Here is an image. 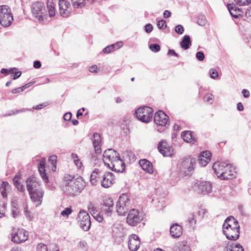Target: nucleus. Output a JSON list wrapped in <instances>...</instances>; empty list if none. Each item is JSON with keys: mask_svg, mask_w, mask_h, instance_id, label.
Returning <instances> with one entry per match:
<instances>
[{"mask_svg": "<svg viewBox=\"0 0 251 251\" xmlns=\"http://www.w3.org/2000/svg\"><path fill=\"white\" fill-rule=\"evenodd\" d=\"M223 230L228 240L235 241L239 237L240 226L237 220L233 216H229L226 219Z\"/></svg>", "mask_w": 251, "mask_h": 251, "instance_id": "nucleus-3", "label": "nucleus"}, {"mask_svg": "<svg viewBox=\"0 0 251 251\" xmlns=\"http://www.w3.org/2000/svg\"><path fill=\"white\" fill-rule=\"evenodd\" d=\"M15 186L20 191L22 192L25 191V189L24 186L19 181V177L16 176L13 179Z\"/></svg>", "mask_w": 251, "mask_h": 251, "instance_id": "nucleus-38", "label": "nucleus"}, {"mask_svg": "<svg viewBox=\"0 0 251 251\" xmlns=\"http://www.w3.org/2000/svg\"><path fill=\"white\" fill-rule=\"evenodd\" d=\"M93 144L95 152L97 154L100 153L101 152V137L99 134L94 133L93 134Z\"/></svg>", "mask_w": 251, "mask_h": 251, "instance_id": "nucleus-24", "label": "nucleus"}, {"mask_svg": "<svg viewBox=\"0 0 251 251\" xmlns=\"http://www.w3.org/2000/svg\"><path fill=\"white\" fill-rule=\"evenodd\" d=\"M123 46V43L122 42H117L115 44L107 46L103 49L102 51L104 53H108L121 48Z\"/></svg>", "mask_w": 251, "mask_h": 251, "instance_id": "nucleus-27", "label": "nucleus"}, {"mask_svg": "<svg viewBox=\"0 0 251 251\" xmlns=\"http://www.w3.org/2000/svg\"><path fill=\"white\" fill-rule=\"evenodd\" d=\"M226 251H244L243 247L239 244H228L226 247Z\"/></svg>", "mask_w": 251, "mask_h": 251, "instance_id": "nucleus-33", "label": "nucleus"}, {"mask_svg": "<svg viewBox=\"0 0 251 251\" xmlns=\"http://www.w3.org/2000/svg\"><path fill=\"white\" fill-rule=\"evenodd\" d=\"M37 251H48V248L45 244L39 243L37 246Z\"/></svg>", "mask_w": 251, "mask_h": 251, "instance_id": "nucleus-46", "label": "nucleus"}, {"mask_svg": "<svg viewBox=\"0 0 251 251\" xmlns=\"http://www.w3.org/2000/svg\"><path fill=\"white\" fill-rule=\"evenodd\" d=\"M199 189L204 194H208L211 191L212 186L209 182H202L199 186Z\"/></svg>", "mask_w": 251, "mask_h": 251, "instance_id": "nucleus-32", "label": "nucleus"}, {"mask_svg": "<svg viewBox=\"0 0 251 251\" xmlns=\"http://www.w3.org/2000/svg\"><path fill=\"white\" fill-rule=\"evenodd\" d=\"M237 108L240 111H243L244 110V106L243 104L241 102H238L237 103Z\"/></svg>", "mask_w": 251, "mask_h": 251, "instance_id": "nucleus-63", "label": "nucleus"}, {"mask_svg": "<svg viewBox=\"0 0 251 251\" xmlns=\"http://www.w3.org/2000/svg\"><path fill=\"white\" fill-rule=\"evenodd\" d=\"M174 251H191L189 245L186 241L178 242L174 247Z\"/></svg>", "mask_w": 251, "mask_h": 251, "instance_id": "nucleus-28", "label": "nucleus"}, {"mask_svg": "<svg viewBox=\"0 0 251 251\" xmlns=\"http://www.w3.org/2000/svg\"><path fill=\"white\" fill-rule=\"evenodd\" d=\"M140 245L139 237L136 234H132L129 237L128 248L131 251H136Z\"/></svg>", "mask_w": 251, "mask_h": 251, "instance_id": "nucleus-19", "label": "nucleus"}, {"mask_svg": "<svg viewBox=\"0 0 251 251\" xmlns=\"http://www.w3.org/2000/svg\"><path fill=\"white\" fill-rule=\"evenodd\" d=\"M171 12L168 10H165L163 13L164 17L165 18L170 17L171 16Z\"/></svg>", "mask_w": 251, "mask_h": 251, "instance_id": "nucleus-64", "label": "nucleus"}, {"mask_svg": "<svg viewBox=\"0 0 251 251\" xmlns=\"http://www.w3.org/2000/svg\"><path fill=\"white\" fill-rule=\"evenodd\" d=\"M230 163L225 162H216L213 165V170L218 177L222 178L224 172L228 169V166Z\"/></svg>", "mask_w": 251, "mask_h": 251, "instance_id": "nucleus-14", "label": "nucleus"}, {"mask_svg": "<svg viewBox=\"0 0 251 251\" xmlns=\"http://www.w3.org/2000/svg\"><path fill=\"white\" fill-rule=\"evenodd\" d=\"M204 100L207 102H210V103H212V101L213 100V95L211 94H206L204 97Z\"/></svg>", "mask_w": 251, "mask_h": 251, "instance_id": "nucleus-54", "label": "nucleus"}, {"mask_svg": "<svg viewBox=\"0 0 251 251\" xmlns=\"http://www.w3.org/2000/svg\"><path fill=\"white\" fill-rule=\"evenodd\" d=\"M49 162L53 166L52 171H55L57 163V156L56 155L50 156L49 158Z\"/></svg>", "mask_w": 251, "mask_h": 251, "instance_id": "nucleus-41", "label": "nucleus"}, {"mask_svg": "<svg viewBox=\"0 0 251 251\" xmlns=\"http://www.w3.org/2000/svg\"><path fill=\"white\" fill-rule=\"evenodd\" d=\"M210 77L213 79L216 78L218 76V74L217 71L214 69H211L209 71Z\"/></svg>", "mask_w": 251, "mask_h": 251, "instance_id": "nucleus-49", "label": "nucleus"}, {"mask_svg": "<svg viewBox=\"0 0 251 251\" xmlns=\"http://www.w3.org/2000/svg\"><path fill=\"white\" fill-rule=\"evenodd\" d=\"M85 0H71L72 5L68 0H59V12L63 17L70 16L72 7L75 8H81L84 5Z\"/></svg>", "mask_w": 251, "mask_h": 251, "instance_id": "nucleus-4", "label": "nucleus"}, {"mask_svg": "<svg viewBox=\"0 0 251 251\" xmlns=\"http://www.w3.org/2000/svg\"><path fill=\"white\" fill-rule=\"evenodd\" d=\"M78 222L80 227L85 231H88L91 226L90 217L85 211L81 210L78 214Z\"/></svg>", "mask_w": 251, "mask_h": 251, "instance_id": "nucleus-10", "label": "nucleus"}, {"mask_svg": "<svg viewBox=\"0 0 251 251\" xmlns=\"http://www.w3.org/2000/svg\"><path fill=\"white\" fill-rule=\"evenodd\" d=\"M170 233L174 238H179L182 234V228L177 224H173L170 227Z\"/></svg>", "mask_w": 251, "mask_h": 251, "instance_id": "nucleus-25", "label": "nucleus"}, {"mask_svg": "<svg viewBox=\"0 0 251 251\" xmlns=\"http://www.w3.org/2000/svg\"><path fill=\"white\" fill-rule=\"evenodd\" d=\"M196 57L199 61H201L204 59L205 55L203 52L198 51L196 53Z\"/></svg>", "mask_w": 251, "mask_h": 251, "instance_id": "nucleus-52", "label": "nucleus"}, {"mask_svg": "<svg viewBox=\"0 0 251 251\" xmlns=\"http://www.w3.org/2000/svg\"><path fill=\"white\" fill-rule=\"evenodd\" d=\"M228 11L233 17L238 18V16L241 15V11L239 8L233 4H227Z\"/></svg>", "mask_w": 251, "mask_h": 251, "instance_id": "nucleus-31", "label": "nucleus"}, {"mask_svg": "<svg viewBox=\"0 0 251 251\" xmlns=\"http://www.w3.org/2000/svg\"><path fill=\"white\" fill-rule=\"evenodd\" d=\"M71 156L74 159V161L76 166L78 169H80L82 166V163L79 158L78 156L76 154L74 153H72Z\"/></svg>", "mask_w": 251, "mask_h": 251, "instance_id": "nucleus-39", "label": "nucleus"}, {"mask_svg": "<svg viewBox=\"0 0 251 251\" xmlns=\"http://www.w3.org/2000/svg\"><path fill=\"white\" fill-rule=\"evenodd\" d=\"M28 236V233L23 229L14 230L11 233V240L14 243L19 244L26 241Z\"/></svg>", "mask_w": 251, "mask_h": 251, "instance_id": "nucleus-9", "label": "nucleus"}, {"mask_svg": "<svg viewBox=\"0 0 251 251\" xmlns=\"http://www.w3.org/2000/svg\"><path fill=\"white\" fill-rule=\"evenodd\" d=\"M191 45L190 37L188 35H185L180 42L181 47L184 50H187Z\"/></svg>", "mask_w": 251, "mask_h": 251, "instance_id": "nucleus-34", "label": "nucleus"}, {"mask_svg": "<svg viewBox=\"0 0 251 251\" xmlns=\"http://www.w3.org/2000/svg\"><path fill=\"white\" fill-rule=\"evenodd\" d=\"M10 185L7 182H2L1 184L0 183V191H1V195L3 198L7 197L6 190L8 189Z\"/></svg>", "mask_w": 251, "mask_h": 251, "instance_id": "nucleus-37", "label": "nucleus"}, {"mask_svg": "<svg viewBox=\"0 0 251 251\" xmlns=\"http://www.w3.org/2000/svg\"><path fill=\"white\" fill-rule=\"evenodd\" d=\"M105 165L112 171L122 173L125 169V164L120 158L118 152L112 149L106 150L103 154Z\"/></svg>", "mask_w": 251, "mask_h": 251, "instance_id": "nucleus-1", "label": "nucleus"}, {"mask_svg": "<svg viewBox=\"0 0 251 251\" xmlns=\"http://www.w3.org/2000/svg\"><path fill=\"white\" fill-rule=\"evenodd\" d=\"M47 7L50 16V17L54 16L55 14V8L53 0H48Z\"/></svg>", "mask_w": 251, "mask_h": 251, "instance_id": "nucleus-35", "label": "nucleus"}, {"mask_svg": "<svg viewBox=\"0 0 251 251\" xmlns=\"http://www.w3.org/2000/svg\"><path fill=\"white\" fill-rule=\"evenodd\" d=\"M157 26L159 29H163L167 26L166 21L163 20L159 21L157 23Z\"/></svg>", "mask_w": 251, "mask_h": 251, "instance_id": "nucleus-48", "label": "nucleus"}, {"mask_svg": "<svg viewBox=\"0 0 251 251\" xmlns=\"http://www.w3.org/2000/svg\"><path fill=\"white\" fill-rule=\"evenodd\" d=\"M114 202L112 198L105 197L101 204V212L110 216L113 209Z\"/></svg>", "mask_w": 251, "mask_h": 251, "instance_id": "nucleus-13", "label": "nucleus"}, {"mask_svg": "<svg viewBox=\"0 0 251 251\" xmlns=\"http://www.w3.org/2000/svg\"><path fill=\"white\" fill-rule=\"evenodd\" d=\"M168 54L171 55H174L177 57H178V54L177 53H176L175 51V50H169L168 52Z\"/></svg>", "mask_w": 251, "mask_h": 251, "instance_id": "nucleus-59", "label": "nucleus"}, {"mask_svg": "<svg viewBox=\"0 0 251 251\" xmlns=\"http://www.w3.org/2000/svg\"><path fill=\"white\" fill-rule=\"evenodd\" d=\"M15 68L11 69L10 70H7L6 69H2L1 70V73L3 74L8 75V74H14V70Z\"/></svg>", "mask_w": 251, "mask_h": 251, "instance_id": "nucleus-56", "label": "nucleus"}, {"mask_svg": "<svg viewBox=\"0 0 251 251\" xmlns=\"http://www.w3.org/2000/svg\"><path fill=\"white\" fill-rule=\"evenodd\" d=\"M33 16L39 22H43L46 19L47 13L44 3L41 2L33 3L31 6Z\"/></svg>", "mask_w": 251, "mask_h": 251, "instance_id": "nucleus-6", "label": "nucleus"}, {"mask_svg": "<svg viewBox=\"0 0 251 251\" xmlns=\"http://www.w3.org/2000/svg\"><path fill=\"white\" fill-rule=\"evenodd\" d=\"M14 74L13 77V78L14 79H16L18 78H19L21 75V74H22V73L20 71L17 72L16 73L14 72Z\"/></svg>", "mask_w": 251, "mask_h": 251, "instance_id": "nucleus-62", "label": "nucleus"}, {"mask_svg": "<svg viewBox=\"0 0 251 251\" xmlns=\"http://www.w3.org/2000/svg\"><path fill=\"white\" fill-rule=\"evenodd\" d=\"M188 221L191 226L196 224L195 216L193 214L189 217Z\"/></svg>", "mask_w": 251, "mask_h": 251, "instance_id": "nucleus-53", "label": "nucleus"}, {"mask_svg": "<svg viewBox=\"0 0 251 251\" xmlns=\"http://www.w3.org/2000/svg\"><path fill=\"white\" fill-rule=\"evenodd\" d=\"M139 163L142 168L146 172L149 174L153 173V166L150 161L144 159L140 160Z\"/></svg>", "mask_w": 251, "mask_h": 251, "instance_id": "nucleus-26", "label": "nucleus"}, {"mask_svg": "<svg viewBox=\"0 0 251 251\" xmlns=\"http://www.w3.org/2000/svg\"><path fill=\"white\" fill-rule=\"evenodd\" d=\"M195 162V159L191 158H185L180 164L181 171L183 172L186 176L188 175L189 173L194 170Z\"/></svg>", "mask_w": 251, "mask_h": 251, "instance_id": "nucleus-12", "label": "nucleus"}, {"mask_svg": "<svg viewBox=\"0 0 251 251\" xmlns=\"http://www.w3.org/2000/svg\"><path fill=\"white\" fill-rule=\"evenodd\" d=\"M26 183L28 193L42 189L41 188L40 182L35 177H28L26 180Z\"/></svg>", "mask_w": 251, "mask_h": 251, "instance_id": "nucleus-15", "label": "nucleus"}, {"mask_svg": "<svg viewBox=\"0 0 251 251\" xmlns=\"http://www.w3.org/2000/svg\"><path fill=\"white\" fill-rule=\"evenodd\" d=\"M28 193L32 201L35 204L36 207H38L41 204L44 193L42 189Z\"/></svg>", "mask_w": 251, "mask_h": 251, "instance_id": "nucleus-17", "label": "nucleus"}, {"mask_svg": "<svg viewBox=\"0 0 251 251\" xmlns=\"http://www.w3.org/2000/svg\"><path fill=\"white\" fill-rule=\"evenodd\" d=\"M88 209L89 212L93 216L94 218L99 222H101L103 221V217L99 212L98 208L95 204L90 202L88 205Z\"/></svg>", "mask_w": 251, "mask_h": 251, "instance_id": "nucleus-21", "label": "nucleus"}, {"mask_svg": "<svg viewBox=\"0 0 251 251\" xmlns=\"http://www.w3.org/2000/svg\"><path fill=\"white\" fill-rule=\"evenodd\" d=\"M100 173V172L98 169H95L92 172L91 175L90 181L93 185H95L96 184L98 181L97 178Z\"/></svg>", "mask_w": 251, "mask_h": 251, "instance_id": "nucleus-36", "label": "nucleus"}, {"mask_svg": "<svg viewBox=\"0 0 251 251\" xmlns=\"http://www.w3.org/2000/svg\"><path fill=\"white\" fill-rule=\"evenodd\" d=\"M85 186V182L81 177L75 178L67 175L63 180V189L69 195H75L80 193Z\"/></svg>", "mask_w": 251, "mask_h": 251, "instance_id": "nucleus-2", "label": "nucleus"}, {"mask_svg": "<svg viewBox=\"0 0 251 251\" xmlns=\"http://www.w3.org/2000/svg\"><path fill=\"white\" fill-rule=\"evenodd\" d=\"M13 20L11 10L7 5L0 6V24L3 26H9Z\"/></svg>", "mask_w": 251, "mask_h": 251, "instance_id": "nucleus-7", "label": "nucleus"}, {"mask_svg": "<svg viewBox=\"0 0 251 251\" xmlns=\"http://www.w3.org/2000/svg\"><path fill=\"white\" fill-rule=\"evenodd\" d=\"M33 67L36 69H39L41 67V63L39 61H35L33 63Z\"/></svg>", "mask_w": 251, "mask_h": 251, "instance_id": "nucleus-58", "label": "nucleus"}, {"mask_svg": "<svg viewBox=\"0 0 251 251\" xmlns=\"http://www.w3.org/2000/svg\"><path fill=\"white\" fill-rule=\"evenodd\" d=\"M234 1L240 6L248 5L251 3V0H234Z\"/></svg>", "mask_w": 251, "mask_h": 251, "instance_id": "nucleus-43", "label": "nucleus"}, {"mask_svg": "<svg viewBox=\"0 0 251 251\" xmlns=\"http://www.w3.org/2000/svg\"><path fill=\"white\" fill-rule=\"evenodd\" d=\"M211 160V153L209 151L202 152L200 155L199 162L202 166H206Z\"/></svg>", "mask_w": 251, "mask_h": 251, "instance_id": "nucleus-22", "label": "nucleus"}, {"mask_svg": "<svg viewBox=\"0 0 251 251\" xmlns=\"http://www.w3.org/2000/svg\"><path fill=\"white\" fill-rule=\"evenodd\" d=\"M72 114L71 112H67L64 115L63 118L65 121H69L71 119Z\"/></svg>", "mask_w": 251, "mask_h": 251, "instance_id": "nucleus-57", "label": "nucleus"}, {"mask_svg": "<svg viewBox=\"0 0 251 251\" xmlns=\"http://www.w3.org/2000/svg\"><path fill=\"white\" fill-rule=\"evenodd\" d=\"M197 23L201 26L204 25L206 23V19L204 16H200L197 19Z\"/></svg>", "mask_w": 251, "mask_h": 251, "instance_id": "nucleus-42", "label": "nucleus"}, {"mask_svg": "<svg viewBox=\"0 0 251 251\" xmlns=\"http://www.w3.org/2000/svg\"><path fill=\"white\" fill-rule=\"evenodd\" d=\"M152 109L148 106L141 107L137 109L134 115L136 118L143 123H147L150 122L153 116Z\"/></svg>", "mask_w": 251, "mask_h": 251, "instance_id": "nucleus-5", "label": "nucleus"}, {"mask_svg": "<svg viewBox=\"0 0 251 251\" xmlns=\"http://www.w3.org/2000/svg\"><path fill=\"white\" fill-rule=\"evenodd\" d=\"M45 160L43 159L42 160H41L38 167V170L43 180H44L46 183H47L49 181V178L45 173Z\"/></svg>", "mask_w": 251, "mask_h": 251, "instance_id": "nucleus-29", "label": "nucleus"}, {"mask_svg": "<svg viewBox=\"0 0 251 251\" xmlns=\"http://www.w3.org/2000/svg\"><path fill=\"white\" fill-rule=\"evenodd\" d=\"M72 212V210L70 208H66L64 210H63L61 214L63 216H67L68 217Z\"/></svg>", "mask_w": 251, "mask_h": 251, "instance_id": "nucleus-51", "label": "nucleus"}, {"mask_svg": "<svg viewBox=\"0 0 251 251\" xmlns=\"http://www.w3.org/2000/svg\"><path fill=\"white\" fill-rule=\"evenodd\" d=\"M102 179L101 180V185L104 188L109 187L113 183V174L112 173L107 172L102 176Z\"/></svg>", "mask_w": 251, "mask_h": 251, "instance_id": "nucleus-20", "label": "nucleus"}, {"mask_svg": "<svg viewBox=\"0 0 251 251\" xmlns=\"http://www.w3.org/2000/svg\"><path fill=\"white\" fill-rule=\"evenodd\" d=\"M158 149L164 156H170L173 154V150L165 140H162L159 143Z\"/></svg>", "mask_w": 251, "mask_h": 251, "instance_id": "nucleus-18", "label": "nucleus"}, {"mask_svg": "<svg viewBox=\"0 0 251 251\" xmlns=\"http://www.w3.org/2000/svg\"><path fill=\"white\" fill-rule=\"evenodd\" d=\"M78 247L79 248L84 251H86L88 249L87 244L84 240H82L79 242Z\"/></svg>", "mask_w": 251, "mask_h": 251, "instance_id": "nucleus-47", "label": "nucleus"}, {"mask_svg": "<svg viewBox=\"0 0 251 251\" xmlns=\"http://www.w3.org/2000/svg\"><path fill=\"white\" fill-rule=\"evenodd\" d=\"M175 31L179 34H182L184 31V28L181 25H178L176 26Z\"/></svg>", "mask_w": 251, "mask_h": 251, "instance_id": "nucleus-50", "label": "nucleus"}, {"mask_svg": "<svg viewBox=\"0 0 251 251\" xmlns=\"http://www.w3.org/2000/svg\"><path fill=\"white\" fill-rule=\"evenodd\" d=\"M129 203V199L126 194H123L120 196L116 204V210L118 215H125L128 209L127 205Z\"/></svg>", "mask_w": 251, "mask_h": 251, "instance_id": "nucleus-8", "label": "nucleus"}, {"mask_svg": "<svg viewBox=\"0 0 251 251\" xmlns=\"http://www.w3.org/2000/svg\"><path fill=\"white\" fill-rule=\"evenodd\" d=\"M12 212L13 217H16L19 215V211L16 207L13 208Z\"/></svg>", "mask_w": 251, "mask_h": 251, "instance_id": "nucleus-61", "label": "nucleus"}, {"mask_svg": "<svg viewBox=\"0 0 251 251\" xmlns=\"http://www.w3.org/2000/svg\"><path fill=\"white\" fill-rule=\"evenodd\" d=\"M150 49L151 51L157 52L160 50V47L158 44H152L150 45Z\"/></svg>", "mask_w": 251, "mask_h": 251, "instance_id": "nucleus-44", "label": "nucleus"}, {"mask_svg": "<svg viewBox=\"0 0 251 251\" xmlns=\"http://www.w3.org/2000/svg\"><path fill=\"white\" fill-rule=\"evenodd\" d=\"M142 220V218L139 215L138 211L136 209H132L128 212L126 222L130 226H135Z\"/></svg>", "mask_w": 251, "mask_h": 251, "instance_id": "nucleus-11", "label": "nucleus"}, {"mask_svg": "<svg viewBox=\"0 0 251 251\" xmlns=\"http://www.w3.org/2000/svg\"><path fill=\"white\" fill-rule=\"evenodd\" d=\"M242 93L245 98H248L250 96V92L246 89H243Z\"/></svg>", "mask_w": 251, "mask_h": 251, "instance_id": "nucleus-60", "label": "nucleus"}, {"mask_svg": "<svg viewBox=\"0 0 251 251\" xmlns=\"http://www.w3.org/2000/svg\"><path fill=\"white\" fill-rule=\"evenodd\" d=\"M25 213L27 218L29 220H32L33 219V216L31 214L30 211L28 210L27 206L25 207Z\"/></svg>", "mask_w": 251, "mask_h": 251, "instance_id": "nucleus-45", "label": "nucleus"}, {"mask_svg": "<svg viewBox=\"0 0 251 251\" xmlns=\"http://www.w3.org/2000/svg\"><path fill=\"white\" fill-rule=\"evenodd\" d=\"M32 84V83L31 82L28 83L25 85L22 86V87L17 88L16 89H14L12 90V92L13 94H17L19 93L20 92H23L25 89L26 88L29 87L30 86H31Z\"/></svg>", "mask_w": 251, "mask_h": 251, "instance_id": "nucleus-40", "label": "nucleus"}, {"mask_svg": "<svg viewBox=\"0 0 251 251\" xmlns=\"http://www.w3.org/2000/svg\"><path fill=\"white\" fill-rule=\"evenodd\" d=\"M228 169L225 172L221 179H231L235 177L236 175L235 169L232 164L228 165Z\"/></svg>", "mask_w": 251, "mask_h": 251, "instance_id": "nucleus-23", "label": "nucleus"}, {"mask_svg": "<svg viewBox=\"0 0 251 251\" xmlns=\"http://www.w3.org/2000/svg\"><path fill=\"white\" fill-rule=\"evenodd\" d=\"M181 137L186 142L194 144L196 142V139L193 137L192 133L190 131H185L181 133Z\"/></svg>", "mask_w": 251, "mask_h": 251, "instance_id": "nucleus-30", "label": "nucleus"}, {"mask_svg": "<svg viewBox=\"0 0 251 251\" xmlns=\"http://www.w3.org/2000/svg\"><path fill=\"white\" fill-rule=\"evenodd\" d=\"M153 29L152 25L150 24H148L145 26V30L146 32L149 33L152 31Z\"/></svg>", "mask_w": 251, "mask_h": 251, "instance_id": "nucleus-55", "label": "nucleus"}, {"mask_svg": "<svg viewBox=\"0 0 251 251\" xmlns=\"http://www.w3.org/2000/svg\"><path fill=\"white\" fill-rule=\"evenodd\" d=\"M169 121L168 116L162 111L156 112L154 116V122L158 126H165Z\"/></svg>", "mask_w": 251, "mask_h": 251, "instance_id": "nucleus-16", "label": "nucleus"}]
</instances>
